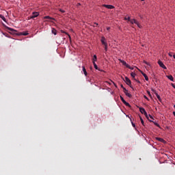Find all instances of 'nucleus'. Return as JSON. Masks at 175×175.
<instances>
[{"instance_id": "obj_22", "label": "nucleus", "mask_w": 175, "mask_h": 175, "mask_svg": "<svg viewBox=\"0 0 175 175\" xmlns=\"http://www.w3.org/2000/svg\"><path fill=\"white\" fill-rule=\"evenodd\" d=\"M51 32L53 33V35H57V29L53 28Z\"/></svg>"}, {"instance_id": "obj_18", "label": "nucleus", "mask_w": 175, "mask_h": 175, "mask_svg": "<svg viewBox=\"0 0 175 175\" xmlns=\"http://www.w3.org/2000/svg\"><path fill=\"white\" fill-rule=\"evenodd\" d=\"M166 77H167L171 81H174V78H173L172 75H167Z\"/></svg>"}, {"instance_id": "obj_9", "label": "nucleus", "mask_w": 175, "mask_h": 175, "mask_svg": "<svg viewBox=\"0 0 175 175\" xmlns=\"http://www.w3.org/2000/svg\"><path fill=\"white\" fill-rule=\"evenodd\" d=\"M158 64L161 68H162L163 69H166V66H165V64H163V62H162L161 60L158 61Z\"/></svg>"}, {"instance_id": "obj_8", "label": "nucleus", "mask_w": 175, "mask_h": 175, "mask_svg": "<svg viewBox=\"0 0 175 175\" xmlns=\"http://www.w3.org/2000/svg\"><path fill=\"white\" fill-rule=\"evenodd\" d=\"M39 16V12H33L32 13V15L30 16V18H36V17H38Z\"/></svg>"}, {"instance_id": "obj_3", "label": "nucleus", "mask_w": 175, "mask_h": 175, "mask_svg": "<svg viewBox=\"0 0 175 175\" xmlns=\"http://www.w3.org/2000/svg\"><path fill=\"white\" fill-rule=\"evenodd\" d=\"M120 99H121L122 103H124V105H125L128 107H131V105L129 104V103L126 102L125 99H124V97H122V96H120Z\"/></svg>"}, {"instance_id": "obj_1", "label": "nucleus", "mask_w": 175, "mask_h": 175, "mask_svg": "<svg viewBox=\"0 0 175 175\" xmlns=\"http://www.w3.org/2000/svg\"><path fill=\"white\" fill-rule=\"evenodd\" d=\"M140 113L142 114H144L145 117H146L148 120V114L147 113V111H146V109L143 107H139Z\"/></svg>"}, {"instance_id": "obj_40", "label": "nucleus", "mask_w": 175, "mask_h": 175, "mask_svg": "<svg viewBox=\"0 0 175 175\" xmlns=\"http://www.w3.org/2000/svg\"><path fill=\"white\" fill-rule=\"evenodd\" d=\"M152 92H154V94H155V92H157V90L152 89Z\"/></svg>"}, {"instance_id": "obj_17", "label": "nucleus", "mask_w": 175, "mask_h": 175, "mask_svg": "<svg viewBox=\"0 0 175 175\" xmlns=\"http://www.w3.org/2000/svg\"><path fill=\"white\" fill-rule=\"evenodd\" d=\"M148 120H149V121L150 122H153V121H152V120H154V117L152 116V115H148Z\"/></svg>"}, {"instance_id": "obj_21", "label": "nucleus", "mask_w": 175, "mask_h": 175, "mask_svg": "<svg viewBox=\"0 0 175 175\" xmlns=\"http://www.w3.org/2000/svg\"><path fill=\"white\" fill-rule=\"evenodd\" d=\"M0 18L3 20L5 23H6V18L2 14H0Z\"/></svg>"}, {"instance_id": "obj_6", "label": "nucleus", "mask_w": 175, "mask_h": 175, "mask_svg": "<svg viewBox=\"0 0 175 175\" xmlns=\"http://www.w3.org/2000/svg\"><path fill=\"white\" fill-rule=\"evenodd\" d=\"M100 42L103 46L107 44V41L106 40V38H105V36L101 37Z\"/></svg>"}, {"instance_id": "obj_24", "label": "nucleus", "mask_w": 175, "mask_h": 175, "mask_svg": "<svg viewBox=\"0 0 175 175\" xmlns=\"http://www.w3.org/2000/svg\"><path fill=\"white\" fill-rule=\"evenodd\" d=\"M135 24L138 27V28H143V27H142V25H140V23H139V21H137V23H135Z\"/></svg>"}, {"instance_id": "obj_48", "label": "nucleus", "mask_w": 175, "mask_h": 175, "mask_svg": "<svg viewBox=\"0 0 175 175\" xmlns=\"http://www.w3.org/2000/svg\"><path fill=\"white\" fill-rule=\"evenodd\" d=\"M94 25H96V26H98V23H94Z\"/></svg>"}, {"instance_id": "obj_23", "label": "nucleus", "mask_w": 175, "mask_h": 175, "mask_svg": "<svg viewBox=\"0 0 175 175\" xmlns=\"http://www.w3.org/2000/svg\"><path fill=\"white\" fill-rule=\"evenodd\" d=\"M97 59H98V58L96 57V55H94V56H93V63L94 62H96V61H97Z\"/></svg>"}, {"instance_id": "obj_34", "label": "nucleus", "mask_w": 175, "mask_h": 175, "mask_svg": "<svg viewBox=\"0 0 175 175\" xmlns=\"http://www.w3.org/2000/svg\"><path fill=\"white\" fill-rule=\"evenodd\" d=\"M147 94L149 95V96H151V93L150 92V91H147Z\"/></svg>"}, {"instance_id": "obj_41", "label": "nucleus", "mask_w": 175, "mask_h": 175, "mask_svg": "<svg viewBox=\"0 0 175 175\" xmlns=\"http://www.w3.org/2000/svg\"><path fill=\"white\" fill-rule=\"evenodd\" d=\"M112 83L114 85V86L117 88V85L114 82H113V81H112Z\"/></svg>"}, {"instance_id": "obj_46", "label": "nucleus", "mask_w": 175, "mask_h": 175, "mask_svg": "<svg viewBox=\"0 0 175 175\" xmlns=\"http://www.w3.org/2000/svg\"><path fill=\"white\" fill-rule=\"evenodd\" d=\"M98 70H100V72H105V70H103L98 69Z\"/></svg>"}, {"instance_id": "obj_30", "label": "nucleus", "mask_w": 175, "mask_h": 175, "mask_svg": "<svg viewBox=\"0 0 175 175\" xmlns=\"http://www.w3.org/2000/svg\"><path fill=\"white\" fill-rule=\"evenodd\" d=\"M104 46H105V51H107V44L104 45Z\"/></svg>"}, {"instance_id": "obj_36", "label": "nucleus", "mask_w": 175, "mask_h": 175, "mask_svg": "<svg viewBox=\"0 0 175 175\" xmlns=\"http://www.w3.org/2000/svg\"><path fill=\"white\" fill-rule=\"evenodd\" d=\"M144 64H146V65H150V64L146 61L144 62Z\"/></svg>"}, {"instance_id": "obj_7", "label": "nucleus", "mask_w": 175, "mask_h": 175, "mask_svg": "<svg viewBox=\"0 0 175 175\" xmlns=\"http://www.w3.org/2000/svg\"><path fill=\"white\" fill-rule=\"evenodd\" d=\"M120 62H121V64H122V65H124V66H126V68H129V64H128L126 63V62H125L124 60H122L121 59H119Z\"/></svg>"}, {"instance_id": "obj_26", "label": "nucleus", "mask_w": 175, "mask_h": 175, "mask_svg": "<svg viewBox=\"0 0 175 175\" xmlns=\"http://www.w3.org/2000/svg\"><path fill=\"white\" fill-rule=\"evenodd\" d=\"M129 118L131 121V124H132V126H133V128H136V125L135 124V123H133V122H132V118H131L130 117H129Z\"/></svg>"}, {"instance_id": "obj_25", "label": "nucleus", "mask_w": 175, "mask_h": 175, "mask_svg": "<svg viewBox=\"0 0 175 175\" xmlns=\"http://www.w3.org/2000/svg\"><path fill=\"white\" fill-rule=\"evenodd\" d=\"M93 65H94V69L98 70V65H96V63H95V62H93Z\"/></svg>"}, {"instance_id": "obj_19", "label": "nucleus", "mask_w": 175, "mask_h": 175, "mask_svg": "<svg viewBox=\"0 0 175 175\" xmlns=\"http://www.w3.org/2000/svg\"><path fill=\"white\" fill-rule=\"evenodd\" d=\"M156 140H158V142H161V143H165V139L161 137H156Z\"/></svg>"}, {"instance_id": "obj_5", "label": "nucleus", "mask_w": 175, "mask_h": 175, "mask_svg": "<svg viewBox=\"0 0 175 175\" xmlns=\"http://www.w3.org/2000/svg\"><path fill=\"white\" fill-rule=\"evenodd\" d=\"M102 6L103 8H106L107 9H114V5H107V4H103Z\"/></svg>"}, {"instance_id": "obj_39", "label": "nucleus", "mask_w": 175, "mask_h": 175, "mask_svg": "<svg viewBox=\"0 0 175 175\" xmlns=\"http://www.w3.org/2000/svg\"><path fill=\"white\" fill-rule=\"evenodd\" d=\"M8 29H9V31H14V29H12V28H8Z\"/></svg>"}, {"instance_id": "obj_11", "label": "nucleus", "mask_w": 175, "mask_h": 175, "mask_svg": "<svg viewBox=\"0 0 175 175\" xmlns=\"http://www.w3.org/2000/svg\"><path fill=\"white\" fill-rule=\"evenodd\" d=\"M141 73L144 76L145 80L146 81H148V77L147 76V75L146 73H144L143 71H141Z\"/></svg>"}, {"instance_id": "obj_42", "label": "nucleus", "mask_w": 175, "mask_h": 175, "mask_svg": "<svg viewBox=\"0 0 175 175\" xmlns=\"http://www.w3.org/2000/svg\"><path fill=\"white\" fill-rule=\"evenodd\" d=\"M81 4L80 3H78L77 4V6H81Z\"/></svg>"}, {"instance_id": "obj_52", "label": "nucleus", "mask_w": 175, "mask_h": 175, "mask_svg": "<svg viewBox=\"0 0 175 175\" xmlns=\"http://www.w3.org/2000/svg\"><path fill=\"white\" fill-rule=\"evenodd\" d=\"M141 1H144V0H141Z\"/></svg>"}, {"instance_id": "obj_37", "label": "nucleus", "mask_w": 175, "mask_h": 175, "mask_svg": "<svg viewBox=\"0 0 175 175\" xmlns=\"http://www.w3.org/2000/svg\"><path fill=\"white\" fill-rule=\"evenodd\" d=\"M171 85H172V87H173V88H174V90H175V85H174V83H172Z\"/></svg>"}, {"instance_id": "obj_20", "label": "nucleus", "mask_w": 175, "mask_h": 175, "mask_svg": "<svg viewBox=\"0 0 175 175\" xmlns=\"http://www.w3.org/2000/svg\"><path fill=\"white\" fill-rule=\"evenodd\" d=\"M131 77H133V79H134V80H136V73H135V72H131Z\"/></svg>"}, {"instance_id": "obj_35", "label": "nucleus", "mask_w": 175, "mask_h": 175, "mask_svg": "<svg viewBox=\"0 0 175 175\" xmlns=\"http://www.w3.org/2000/svg\"><path fill=\"white\" fill-rule=\"evenodd\" d=\"M144 98L145 99H146L147 100H149V99L147 98V96L144 95Z\"/></svg>"}, {"instance_id": "obj_49", "label": "nucleus", "mask_w": 175, "mask_h": 175, "mask_svg": "<svg viewBox=\"0 0 175 175\" xmlns=\"http://www.w3.org/2000/svg\"><path fill=\"white\" fill-rule=\"evenodd\" d=\"M172 113H173V115H174V117H175V111H173Z\"/></svg>"}, {"instance_id": "obj_10", "label": "nucleus", "mask_w": 175, "mask_h": 175, "mask_svg": "<svg viewBox=\"0 0 175 175\" xmlns=\"http://www.w3.org/2000/svg\"><path fill=\"white\" fill-rule=\"evenodd\" d=\"M44 20H53L54 21H55V18L51 17L50 16H44Z\"/></svg>"}, {"instance_id": "obj_44", "label": "nucleus", "mask_w": 175, "mask_h": 175, "mask_svg": "<svg viewBox=\"0 0 175 175\" xmlns=\"http://www.w3.org/2000/svg\"><path fill=\"white\" fill-rule=\"evenodd\" d=\"M137 69L139 70V72H140V73H142V70L139 69L137 68Z\"/></svg>"}, {"instance_id": "obj_16", "label": "nucleus", "mask_w": 175, "mask_h": 175, "mask_svg": "<svg viewBox=\"0 0 175 175\" xmlns=\"http://www.w3.org/2000/svg\"><path fill=\"white\" fill-rule=\"evenodd\" d=\"M60 32H61L62 33H66V35H68V36L70 40H71L72 38H71V37H70V35H69L66 31H64V30H60Z\"/></svg>"}, {"instance_id": "obj_13", "label": "nucleus", "mask_w": 175, "mask_h": 175, "mask_svg": "<svg viewBox=\"0 0 175 175\" xmlns=\"http://www.w3.org/2000/svg\"><path fill=\"white\" fill-rule=\"evenodd\" d=\"M19 36H27V35H29L28 31H23L21 32L18 33Z\"/></svg>"}, {"instance_id": "obj_2", "label": "nucleus", "mask_w": 175, "mask_h": 175, "mask_svg": "<svg viewBox=\"0 0 175 175\" xmlns=\"http://www.w3.org/2000/svg\"><path fill=\"white\" fill-rule=\"evenodd\" d=\"M124 81L126 84H127V85H129V87L132 88V82L131 81V79H129V78H128L127 77H125Z\"/></svg>"}, {"instance_id": "obj_33", "label": "nucleus", "mask_w": 175, "mask_h": 175, "mask_svg": "<svg viewBox=\"0 0 175 175\" xmlns=\"http://www.w3.org/2000/svg\"><path fill=\"white\" fill-rule=\"evenodd\" d=\"M135 81L138 83V84H140V81L137 80V79H135Z\"/></svg>"}, {"instance_id": "obj_31", "label": "nucleus", "mask_w": 175, "mask_h": 175, "mask_svg": "<svg viewBox=\"0 0 175 175\" xmlns=\"http://www.w3.org/2000/svg\"><path fill=\"white\" fill-rule=\"evenodd\" d=\"M129 69H131V70H133L134 68L129 66V67H127Z\"/></svg>"}, {"instance_id": "obj_38", "label": "nucleus", "mask_w": 175, "mask_h": 175, "mask_svg": "<svg viewBox=\"0 0 175 175\" xmlns=\"http://www.w3.org/2000/svg\"><path fill=\"white\" fill-rule=\"evenodd\" d=\"M168 55H169L170 57H173V55H172V53H168Z\"/></svg>"}, {"instance_id": "obj_29", "label": "nucleus", "mask_w": 175, "mask_h": 175, "mask_svg": "<svg viewBox=\"0 0 175 175\" xmlns=\"http://www.w3.org/2000/svg\"><path fill=\"white\" fill-rule=\"evenodd\" d=\"M153 124H154L156 125V126H158V128L160 127L159 124H158V122H153Z\"/></svg>"}, {"instance_id": "obj_28", "label": "nucleus", "mask_w": 175, "mask_h": 175, "mask_svg": "<svg viewBox=\"0 0 175 175\" xmlns=\"http://www.w3.org/2000/svg\"><path fill=\"white\" fill-rule=\"evenodd\" d=\"M140 121L142 125H144V120H143V118L142 117H140Z\"/></svg>"}, {"instance_id": "obj_47", "label": "nucleus", "mask_w": 175, "mask_h": 175, "mask_svg": "<svg viewBox=\"0 0 175 175\" xmlns=\"http://www.w3.org/2000/svg\"><path fill=\"white\" fill-rule=\"evenodd\" d=\"M105 83H107V84H111L110 83H109V81H105Z\"/></svg>"}, {"instance_id": "obj_32", "label": "nucleus", "mask_w": 175, "mask_h": 175, "mask_svg": "<svg viewBox=\"0 0 175 175\" xmlns=\"http://www.w3.org/2000/svg\"><path fill=\"white\" fill-rule=\"evenodd\" d=\"M62 13H65V10H62V9H59V10Z\"/></svg>"}, {"instance_id": "obj_14", "label": "nucleus", "mask_w": 175, "mask_h": 175, "mask_svg": "<svg viewBox=\"0 0 175 175\" xmlns=\"http://www.w3.org/2000/svg\"><path fill=\"white\" fill-rule=\"evenodd\" d=\"M82 70H83V74L85 75V76L87 77V75H88L87 70L85 69V67L84 66H82Z\"/></svg>"}, {"instance_id": "obj_4", "label": "nucleus", "mask_w": 175, "mask_h": 175, "mask_svg": "<svg viewBox=\"0 0 175 175\" xmlns=\"http://www.w3.org/2000/svg\"><path fill=\"white\" fill-rule=\"evenodd\" d=\"M123 90H124V94L126 96H128L129 98L132 97V94H131V93H129V92L128 91V90H126V88H123Z\"/></svg>"}, {"instance_id": "obj_27", "label": "nucleus", "mask_w": 175, "mask_h": 175, "mask_svg": "<svg viewBox=\"0 0 175 175\" xmlns=\"http://www.w3.org/2000/svg\"><path fill=\"white\" fill-rule=\"evenodd\" d=\"M124 20L126 21H131V17L128 16V17H124Z\"/></svg>"}, {"instance_id": "obj_50", "label": "nucleus", "mask_w": 175, "mask_h": 175, "mask_svg": "<svg viewBox=\"0 0 175 175\" xmlns=\"http://www.w3.org/2000/svg\"><path fill=\"white\" fill-rule=\"evenodd\" d=\"M173 58H174V59H175V55H173Z\"/></svg>"}, {"instance_id": "obj_45", "label": "nucleus", "mask_w": 175, "mask_h": 175, "mask_svg": "<svg viewBox=\"0 0 175 175\" xmlns=\"http://www.w3.org/2000/svg\"><path fill=\"white\" fill-rule=\"evenodd\" d=\"M137 69L139 70V72H140V73H142V70L139 69L137 68Z\"/></svg>"}, {"instance_id": "obj_51", "label": "nucleus", "mask_w": 175, "mask_h": 175, "mask_svg": "<svg viewBox=\"0 0 175 175\" xmlns=\"http://www.w3.org/2000/svg\"><path fill=\"white\" fill-rule=\"evenodd\" d=\"M121 87H122V88H124V86L122 85H121Z\"/></svg>"}, {"instance_id": "obj_43", "label": "nucleus", "mask_w": 175, "mask_h": 175, "mask_svg": "<svg viewBox=\"0 0 175 175\" xmlns=\"http://www.w3.org/2000/svg\"><path fill=\"white\" fill-rule=\"evenodd\" d=\"M107 31H110V27H107Z\"/></svg>"}, {"instance_id": "obj_15", "label": "nucleus", "mask_w": 175, "mask_h": 175, "mask_svg": "<svg viewBox=\"0 0 175 175\" xmlns=\"http://www.w3.org/2000/svg\"><path fill=\"white\" fill-rule=\"evenodd\" d=\"M154 95H156V96H157V99L159 100V102H161L162 100V99L161 98V96H159V94H158V92H155Z\"/></svg>"}, {"instance_id": "obj_12", "label": "nucleus", "mask_w": 175, "mask_h": 175, "mask_svg": "<svg viewBox=\"0 0 175 175\" xmlns=\"http://www.w3.org/2000/svg\"><path fill=\"white\" fill-rule=\"evenodd\" d=\"M130 23L131 24H137V20L133 18V19H130Z\"/></svg>"}]
</instances>
